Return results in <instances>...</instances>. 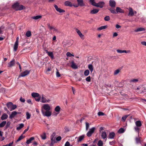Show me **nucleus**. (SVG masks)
Listing matches in <instances>:
<instances>
[{"label":"nucleus","instance_id":"a18cd8bd","mask_svg":"<svg viewBox=\"0 0 146 146\" xmlns=\"http://www.w3.org/2000/svg\"><path fill=\"white\" fill-rule=\"evenodd\" d=\"M125 131L124 129L123 128H120L118 131V133H123Z\"/></svg>","mask_w":146,"mask_h":146},{"label":"nucleus","instance_id":"79ce46f5","mask_svg":"<svg viewBox=\"0 0 146 146\" xmlns=\"http://www.w3.org/2000/svg\"><path fill=\"white\" fill-rule=\"evenodd\" d=\"M120 72V70L119 69H117L115 70L113 73L114 75H116L117 74Z\"/></svg>","mask_w":146,"mask_h":146},{"label":"nucleus","instance_id":"9b49d317","mask_svg":"<svg viewBox=\"0 0 146 146\" xmlns=\"http://www.w3.org/2000/svg\"><path fill=\"white\" fill-rule=\"evenodd\" d=\"M84 135L79 136L78 137H76L75 139L77 138V142L79 143L84 138Z\"/></svg>","mask_w":146,"mask_h":146},{"label":"nucleus","instance_id":"ea45409f","mask_svg":"<svg viewBox=\"0 0 146 146\" xmlns=\"http://www.w3.org/2000/svg\"><path fill=\"white\" fill-rule=\"evenodd\" d=\"M25 136H23V135H21L19 137L18 139H17V142H19L20 141L22 140V139L24 138L25 137Z\"/></svg>","mask_w":146,"mask_h":146},{"label":"nucleus","instance_id":"b1692460","mask_svg":"<svg viewBox=\"0 0 146 146\" xmlns=\"http://www.w3.org/2000/svg\"><path fill=\"white\" fill-rule=\"evenodd\" d=\"M145 31V29L144 28L142 27H140L135 30L134 31L135 32H137L139 31Z\"/></svg>","mask_w":146,"mask_h":146},{"label":"nucleus","instance_id":"e433bc0d","mask_svg":"<svg viewBox=\"0 0 146 146\" xmlns=\"http://www.w3.org/2000/svg\"><path fill=\"white\" fill-rule=\"evenodd\" d=\"M6 121H3L0 123V127H3L6 124Z\"/></svg>","mask_w":146,"mask_h":146},{"label":"nucleus","instance_id":"39448f33","mask_svg":"<svg viewBox=\"0 0 146 146\" xmlns=\"http://www.w3.org/2000/svg\"><path fill=\"white\" fill-rule=\"evenodd\" d=\"M50 100L47 99L45 96L44 95H42L41 96V102L42 103L48 102Z\"/></svg>","mask_w":146,"mask_h":146},{"label":"nucleus","instance_id":"a211bd4d","mask_svg":"<svg viewBox=\"0 0 146 146\" xmlns=\"http://www.w3.org/2000/svg\"><path fill=\"white\" fill-rule=\"evenodd\" d=\"M15 60L13 59L8 64V67H11L14 66L15 64Z\"/></svg>","mask_w":146,"mask_h":146},{"label":"nucleus","instance_id":"6ab92c4d","mask_svg":"<svg viewBox=\"0 0 146 146\" xmlns=\"http://www.w3.org/2000/svg\"><path fill=\"white\" fill-rule=\"evenodd\" d=\"M78 5L80 6H82L84 5L83 0H77Z\"/></svg>","mask_w":146,"mask_h":146},{"label":"nucleus","instance_id":"72a5a7b5","mask_svg":"<svg viewBox=\"0 0 146 146\" xmlns=\"http://www.w3.org/2000/svg\"><path fill=\"white\" fill-rule=\"evenodd\" d=\"M41 17L42 16L41 15H37L33 17L32 18L35 20H37L41 18Z\"/></svg>","mask_w":146,"mask_h":146},{"label":"nucleus","instance_id":"c9c22d12","mask_svg":"<svg viewBox=\"0 0 146 146\" xmlns=\"http://www.w3.org/2000/svg\"><path fill=\"white\" fill-rule=\"evenodd\" d=\"M97 145L98 146H103V141L101 140H99L98 141Z\"/></svg>","mask_w":146,"mask_h":146},{"label":"nucleus","instance_id":"f257e3e1","mask_svg":"<svg viewBox=\"0 0 146 146\" xmlns=\"http://www.w3.org/2000/svg\"><path fill=\"white\" fill-rule=\"evenodd\" d=\"M50 107L48 104H44L42 107L41 112L43 115L44 116L50 117L51 115V112L50 111Z\"/></svg>","mask_w":146,"mask_h":146},{"label":"nucleus","instance_id":"4d7b16f0","mask_svg":"<svg viewBox=\"0 0 146 146\" xmlns=\"http://www.w3.org/2000/svg\"><path fill=\"white\" fill-rule=\"evenodd\" d=\"M38 97V98H35V99L36 101L38 102L41 99V96H40Z\"/></svg>","mask_w":146,"mask_h":146},{"label":"nucleus","instance_id":"7ed1b4c3","mask_svg":"<svg viewBox=\"0 0 146 146\" xmlns=\"http://www.w3.org/2000/svg\"><path fill=\"white\" fill-rule=\"evenodd\" d=\"M95 129L96 128L94 127H93L90 129L89 131L86 134L87 136L88 137L91 136L92 134L94 133Z\"/></svg>","mask_w":146,"mask_h":146},{"label":"nucleus","instance_id":"09e8293b","mask_svg":"<svg viewBox=\"0 0 146 146\" xmlns=\"http://www.w3.org/2000/svg\"><path fill=\"white\" fill-rule=\"evenodd\" d=\"M18 9H17L18 10H21L23 9L24 8V7L22 5H19Z\"/></svg>","mask_w":146,"mask_h":146},{"label":"nucleus","instance_id":"9d476101","mask_svg":"<svg viewBox=\"0 0 146 146\" xmlns=\"http://www.w3.org/2000/svg\"><path fill=\"white\" fill-rule=\"evenodd\" d=\"M105 3L104 2H100L97 4L96 7H98L102 8L104 6Z\"/></svg>","mask_w":146,"mask_h":146},{"label":"nucleus","instance_id":"a878e982","mask_svg":"<svg viewBox=\"0 0 146 146\" xmlns=\"http://www.w3.org/2000/svg\"><path fill=\"white\" fill-rule=\"evenodd\" d=\"M34 139V137H31L29 140L27 141L26 143L27 144L30 143L31 141Z\"/></svg>","mask_w":146,"mask_h":146},{"label":"nucleus","instance_id":"2eb2a0df","mask_svg":"<svg viewBox=\"0 0 146 146\" xmlns=\"http://www.w3.org/2000/svg\"><path fill=\"white\" fill-rule=\"evenodd\" d=\"M17 115V112L15 111H13L11 112V114L9 115V118L12 119Z\"/></svg>","mask_w":146,"mask_h":146},{"label":"nucleus","instance_id":"f704fd0d","mask_svg":"<svg viewBox=\"0 0 146 146\" xmlns=\"http://www.w3.org/2000/svg\"><path fill=\"white\" fill-rule=\"evenodd\" d=\"M90 2L92 5L96 7L97 3L95 2L94 0H90Z\"/></svg>","mask_w":146,"mask_h":146},{"label":"nucleus","instance_id":"412c9836","mask_svg":"<svg viewBox=\"0 0 146 146\" xmlns=\"http://www.w3.org/2000/svg\"><path fill=\"white\" fill-rule=\"evenodd\" d=\"M8 117V115L5 113H3L1 119L2 120H4L6 119Z\"/></svg>","mask_w":146,"mask_h":146},{"label":"nucleus","instance_id":"aec40b11","mask_svg":"<svg viewBox=\"0 0 146 146\" xmlns=\"http://www.w3.org/2000/svg\"><path fill=\"white\" fill-rule=\"evenodd\" d=\"M19 4L18 3H15L13 5V9H15L16 10H17V9H18V7H19Z\"/></svg>","mask_w":146,"mask_h":146},{"label":"nucleus","instance_id":"393cba45","mask_svg":"<svg viewBox=\"0 0 146 146\" xmlns=\"http://www.w3.org/2000/svg\"><path fill=\"white\" fill-rule=\"evenodd\" d=\"M31 96L35 98L36 97H38L40 95L38 93L33 92L31 94Z\"/></svg>","mask_w":146,"mask_h":146},{"label":"nucleus","instance_id":"ddd939ff","mask_svg":"<svg viewBox=\"0 0 146 146\" xmlns=\"http://www.w3.org/2000/svg\"><path fill=\"white\" fill-rule=\"evenodd\" d=\"M118 53H128L129 52V50L127 51L126 50H122L119 49H117L116 50Z\"/></svg>","mask_w":146,"mask_h":146},{"label":"nucleus","instance_id":"f03ea898","mask_svg":"<svg viewBox=\"0 0 146 146\" xmlns=\"http://www.w3.org/2000/svg\"><path fill=\"white\" fill-rule=\"evenodd\" d=\"M136 126L134 127V129L135 131L139 133V130L140 129V127L142 125V124L140 121H137L135 122Z\"/></svg>","mask_w":146,"mask_h":146},{"label":"nucleus","instance_id":"f3484780","mask_svg":"<svg viewBox=\"0 0 146 146\" xmlns=\"http://www.w3.org/2000/svg\"><path fill=\"white\" fill-rule=\"evenodd\" d=\"M99 9H94L92 10L90 12V13L91 14H95L97 13L99 11Z\"/></svg>","mask_w":146,"mask_h":146},{"label":"nucleus","instance_id":"6e6d98bb","mask_svg":"<svg viewBox=\"0 0 146 146\" xmlns=\"http://www.w3.org/2000/svg\"><path fill=\"white\" fill-rule=\"evenodd\" d=\"M138 81V80L137 79H133L130 80V82H136Z\"/></svg>","mask_w":146,"mask_h":146},{"label":"nucleus","instance_id":"5fc2aeb1","mask_svg":"<svg viewBox=\"0 0 146 146\" xmlns=\"http://www.w3.org/2000/svg\"><path fill=\"white\" fill-rule=\"evenodd\" d=\"M48 28L50 30H51V31H52L54 27H52V26H50V24H48Z\"/></svg>","mask_w":146,"mask_h":146},{"label":"nucleus","instance_id":"423d86ee","mask_svg":"<svg viewBox=\"0 0 146 146\" xmlns=\"http://www.w3.org/2000/svg\"><path fill=\"white\" fill-rule=\"evenodd\" d=\"M101 135L102 139L106 141L107 140V134L105 131H102L101 133Z\"/></svg>","mask_w":146,"mask_h":146},{"label":"nucleus","instance_id":"338daca9","mask_svg":"<svg viewBox=\"0 0 146 146\" xmlns=\"http://www.w3.org/2000/svg\"><path fill=\"white\" fill-rule=\"evenodd\" d=\"M56 76L57 77H59L60 76V74L59 72L58 71L56 72Z\"/></svg>","mask_w":146,"mask_h":146},{"label":"nucleus","instance_id":"4be33fe9","mask_svg":"<svg viewBox=\"0 0 146 146\" xmlns=\"http://www.w3.org/2000/svg\"><path fill=\"white\" fill-rule=\"evenodd\" d=\"M134 14V13L131 7H130L129 8V12L128 14V15L133 16V15Z\"/></svg>","mask_w":146,"mask_h":146},{"label":"nucleus","instance_id":"8fccbe9b","mask_svg":"<svg viewBox=\"0 0 146 146\" xmlns=\"http://www.w3.org/2000/svg\"><path fill=\"white\" fill-rule=\"evenodd\" d=\"M90 125L89 124L88 122L86 123V131L88 130L89 127Z\"/></svg>","mask_w":146,"mask_h":146},{"label":"nucleus","instance_id":"4c0bfd02","mask_svg":"<svg viewBox=\"0 0 146 146\" xmlns=\"http://www.w3.org/2000/svg\"><path fill=\"white\" fill-rule=\"evenodd\" d=\"M17 107V106L15 105H13H13L12 106V107H11L10 110L11 111L12 110H15Z\"/></svg>","mask_w":146,"mask_h":146},{"label":"nucleus","instance_id":"c756f323","mask_svg":"<svg viewBox=\"0 0 146 146\" xmlns=\"http://www.w3.org/2000/svg\"><path fill=\"white\" fill-rule=\"evenodd\" d=\"M18 43L15 42L14 46V50L16 51L18 48Z\"/></svg>","mask_w":146,"mask_h":146},{"label":"nucleus","instance_id":"0e129e2a","mask_svg":"<svg viewBox=\"0 0 146 146\" xmlns=\"http://www.w3.org/2000/svg\"><path fill=\"white\" fill-rule=\"evenodd\" d=\"M61 137L60 136L57 137L56 139V140L58 141H60L61 140Z\"/></svg>","mask_w":146,"mask_h":146},{"label":"nucleus","instance_id":"69168bd1","mask_svg":"<svg viewBox=\"0 0 146 146\" xmlns=\"http://www.w3.org/2000/svg\"><path fill=\"white\" fill-rule=\"evenodd\" d=\"M20 100L22 102H24L25 101V99L22 98V97L20 98Z\"/></svg>","mask_w":146,"mask_h":146},{"label":"nucleus","instance_id":"bb28decb","mask_svg":"<svg viewBox=\"0 0 146 146\" xmlns=\"http://www.w3.org/2000/svg\"><path fill=\"white\" fill-rule=\"evenodd\" d=\"M108 27L107 25H104L101 26L98 28L97 30L98 31H101L102 30L106 29Z\"/></svg>","mask_w":146,"mask_h":146},{"label":"nucleus","instance_id":"5701e85b","mask_svg":"<svg viewBox=\"0 0 146 146\" xmlns=\"http://www.w3.org/2000/svg\"><path fill=\"white\" fill-rule=\"evenodd\" d=\"M116 11L117 13H124V11L120 7H117L116 8Z\"/></svg>","mask_w":146,"mask_h":146},{"label":"nucleus","instance_id":"cd10ccee","mask_svg":"<svg viewBox=\"0 0 146 146\" xmlns=\"http://www.w3.org/2000/svg\"><path fill=\"white\" fill-rule=\"evenodd\" d=\"M88 68L90 70L91 73H92L93 70V66L91 64H90L88 65Z\"/></svg>","mask_w":146,"mask_h":146},{"label":"nucleus","instance_id":"a19ab883","mask_svg":"<svg viewBox=\"0 0 146 146\" xmlns=\"http://www.w3.org/2000/svg\"><path fill=\"white\" fill-rule=\"evenodd\" d=\"M49 56L52 59L54 58V56L53 53L52 52H49L48 54Z\"/></svg>","mask_w":146,"mask_h":146},{"label":"nucleus","instance_id":"e2e57ef3","mask_svg":"<svg viewBox=\"0 0 146 146\" xmlns=\"http://www.w3.org/2000/svg\"><path fill=\"white\" fill-rule=\"evenodd\" d=\"M70 143L68 141L66 142L64 145L65 146H70Z\"/></svg>","mask_w":146,"mask_h":146},{"label":"nucleus","instance_id":"de8ad7c7","mask_svg":"<svg viewBox=\"0 0 146 146\" xmlns=\"http://www.w3.org/2000/svg\"><path fill=\"white\" fill-rule=\"evenodd\" d=\"M66 55L68 57H71L72 56H74V55L71 54L69 52H67L66 53Z\"/></svg>","mask_w":146,"mask_h":146},{"label":"nucleus","instance_id":"4468645a","mask_svg":"<svg viewBox=\"0 0 146 146\" xmlns=\"http://www.w3.org/2000/svg\"><path fill=\"white\" fill-rule=\"evenodd\" d=\"M24 124L21 123L18 125L16 128V129L17 130H19L24 127Z\"/></svg>","mask_w":146,"mask_h":146},{"label":"nucleus","instance_id":"49530a36","mask_svg":"<svg viewBox=\"0 0 146 146\" xmlns=\"http://www.w3.org/2000/svg\"><path fill=\"white\" fill-rule=\"evenodd\" d=\"M129 115H125V116L123 117L121 119L122 121L124 122L125 121L126 118Z\"/></svg>","mask_w":146,"mask_h":146},{"label":"nucleus","instance_id":"f8f14e48","mask_svg":"<svg viewBox=\"0 0 146 146\" xmlns=\"http://www.w3.org/2000/svg\"><path fill=\"white\" fill-rule=\"evenodd\" d=\"M115 136V134L114 132H111L109 133L108 138L110 139H113Z\"/></svg>","mask_w":146,"mask_h":146},{"label":"nucleus","instance_id":"20e7f679","mask_svg":"<svg viewBox=\"0 0 146 146\" xmlns=\"http://www.w3.org/2000/svg\"><path fill=\"white\" fill-rule=\"evenodd\" d=\"M30 72V70H26L21 74L19 76V78L21 77H24L28 75Z\"/></svg>","mask_w":146,"mask_h":146},{"label":"nucleus","instance_id":"58836bf2","mask_svg":"<svg viewBox=\"0 0 146 146\" xmlns=\"http://www.w3.org/2000/svg\"><path fill=\"white\" fill-rule=\"evenodd\" d=\"M26 119H29L31 117V114L28 112L26 113Z\"/></svg>","mask_w":146,"mask_h":146},{"label":"nucleus","instance_id":"864d4df0","mask_svg":"<svg viewBox=\"0 0 146 146\" xmlns=\"http://www.w3.org/2000/svg\"><path fill=\"white\" fill-rule=\"evenodd\" d=\"M111 12L113 13H115L116 11L115 9H113L111 8L109 9Z\"/></svg>","mask_w":146,"mask_h":146},{"label":"nucleus","instance_id":"13d9d810","mask_svg":"<svg viewBox=\"0 0 146 146\" xmlns=\"http://www.w3.org/2000/svg\"><path fill=\"white\" fill-rule=\"evenodd\" d=\"M98 115L99 116L104 115V113L102 112H99L98 113Z\"/></svg>","mask_w":146,"mask_h":146},{"label":"nucleus","instance_id":"680f3d73","mask_svg":"<svg viewBox=\"0 0 146 146\" xmlns=\"http://www.w3.org/2000/svg\"><path fill=\"white\" fill-rule=\"evenodd\" d=\"M4 27L3 26H1V27H0V34H2V31L1 30V29H3L4 28Z\"/></svg>","mask_w":146,"mask_h":146},{"label":"nucleus","instance_id":"bf43d9fd","mask_svg":"<svg viewBox=\"0 0 146 146\" xmlns=\"http://www.w3.org/2000/svg\"><path fill=\"white\" fill-rule=\"evenodd\" d=\"M52 31L55 32H58V30L56 28L54 27Z\"/></svg>","mask_w":146,"mask_h":146},{"label":"nucleus","instance_id":"3c124183","mask_svg":"<svg viewBox=\"0 0 146 146\" xmlns=\"http://www.w3.org/2000/svg\"><path fill=\"white\" fill-rule=\"evenodd\" d=\"M104 19L106 21H109L110 20V17L109 16H107L104 17Z\"/></svg>","mask_w":146,"mask_h":146},{"label":"nucleus","instance_id":"473e14b6","mask_svg":"<svg viewBox=\"0 0 146 146\" xmlns=\"http://www.w3.org/2000/svg\"><path fill=\"white\" fill-rule=\"evenodd\" d=\"M13 105V103L11 102H9L7 104V106L8 108L10 110L12 106Z\"/></svg>","mask_w":146,"mask_h":146},{"label":"nucleus","instance_id":"dca6fc26","mask_svg":"<svg viewBox=\"0 0 146 146\" xmlns=\"http://www.w3.org/2000/svg\"><path fill=\"white\" fill-rule=\"evenodd\" d=\"M71 67L74 69H76L78 68L77 65L74 63V61H72L71 62Z\"/></svg>","mask_w":146,"mask_h":146},{"label":"nucleus","instance_id":"2f4dec72","mask_svg":"<svg viewBox=\"0 0 146 146\" xmlns=\"http://www.w3.org/2000/svg\"><path fill=\"white\" fill-rule=\"evenodd\" d=\"M60 108L59 106H57L55 108V111L57 112V114L59 113L60 111Z\"/></svg>","mask_w":146,"mask_h":146},{"label":"nucleus","instance_id":"0eeeda50","mask_svg":"<svg viewBox=\"0 0 146 146\" xmlns=\"http://www.w3.org/2000/svg\"><path fill=\"white\" fill-rule=\"evenodd\" d=\"M75 30L77 33L80 36V37L82 39H84V36L82 34L81 31L79 30H78L76 28L75 29Z\"/></svg>","mask_w":146,"mask_h":146},{"label":"nucleus","instance_id":"774afa93","mask_svg":"<svg viewBox=\"0 0 146 146\" xmlns=\"http://www.w3.org/2000/svg\"><path fill=\"white\" fill-rule=\"evenodd\" d=\"M115 143V141H110L109 142V144L111 145H113Z\"/></svg>","mask_w":146,"mask_h":146},{"label":"nucleus","instance_id":"c03bdc74","mask_svg":"<svg viewBox=\"0 0 146 146\" xmlns=\"http://www.w3.org/2000/svg\"><path fill=\"white\" fill-rule=\"evenodd\" d=\"M31 33L30 31H28L26 33V35L28 37L30 36L31 35Z\"/></svg>","mask_w":146,"mask_h":146},{"label":"nucleus","instance_id":"37998d69","mask_svg":"<svg viewBox=\"0 0 146 146\" xmlns=\"http://www.w3.org/2000/svg\"><path fill=\"white\" fill-rule=\"evenodd\" d=\"M89 71L88 70H86L84 72V75L85 76H87L89 74Z\"/></svg>","mask_w":146,"mask_h":146},{"label":"nucleus","instance_id":"603ef678","mask_svg":"<svg viewBox=\"0 0 146 146\" xmlns=\"http://www.w3.org/2000/svg\"><path fill=\"white\" fill-rule=\"evenodd\" d=\"M86 80L87 82H90L91 81V77L90 76H88L87 77L86 79Z\"/></svg>","mask_w":146,"mask_h":146},{"label":"nucleus","instance_id":"052dcab7","mask_svg":"<svg viewBox=\"0 0 146 146\" xmlns=\"http://www.w3.org/2000/svg\"><path fill=\"white\" fill-rule=\"evenodd\" d=\"M29 128V126H28L27 127V129H25L24 132H23V134H24L25 133L28 131Z\"/></svg>","mask_w":146,"mask_h":146},{"label":"nucleus","instance_id":"6e6552de","mask_svg":"<svg viewBox=\"0 0 146 146\" xmlns=\"http://www.w3.org/2000/svg\"><path fill=\"white\" fill-rule=\"evenodd\" d=\"M54 7L56 10L60 13H63L65 12V11L64 10L58 8L57 6L56 5H54Z\"/></svg>","mask_w":146,"mask_h":146},{"label":"nucleus","instance_id":"c85d7f7f","mask_svg":"<svg viewBox=\"0 0 146 146\" xmlns=\"http://www.w3.org/2000/svg\"><path fill=\"white\" fill-rule=\"evenodd\" d=\"M65 4L66 6L72 7V5L71 2L69 1H66L65 2Z\"/></svg>","mask_w":146,"mask_h":146},{"label":"nucleus","instance_id":"1a4fd4ad","mask_svg":"<svg viewBox=\"0 0 146 146\" xmlns=\"http://www.w3.org/2000/svg\"><path fill=\"white\" fill-rule=\"evenodd\" d=\"M109 5L111 7H114L115 6L116 3L113 0H110L109 1Z\"/></svg>","mask_w":146,"mask_h":146},{"label":"nucleus","instance_id":"7c9ffc66","mask_svg":"<svg viewBox=\"0 0 146 146\" xmlns=\"http://www.w3.org/2000/svg\"><path fill=\"white\" fill-rule=\"evenodd\" d=\"M40 137L43 140H45L46 138V135L45 133H44L43 134L40 135Z\"/></svg>","mask_w":146,"mask_h":146}]
</instances>
